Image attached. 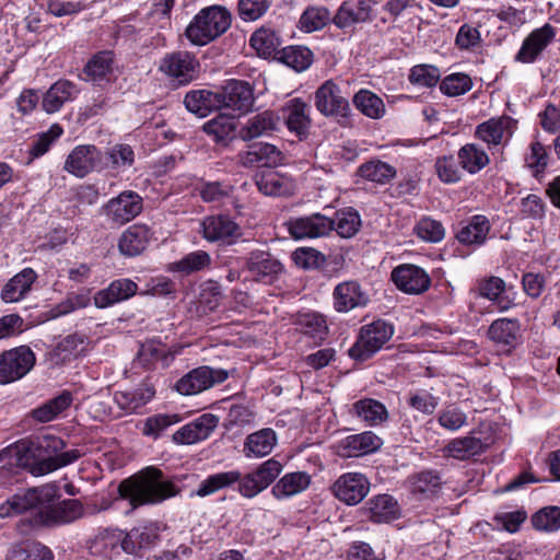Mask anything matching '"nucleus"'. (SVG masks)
<instances>
[{"instance_id":"1","label":"nucleus","mask_w":560,"mask_h":560,"mask_svg":"<svg viewBox=\"0 0 560 560\" xmlns=\"http://www.w3.org/2000/svg\"><path fill=\"white\" fill-rule=\"evenodd\" d=\"M59 488L47 483L15 493L0 504V518L12 517L27 511H34V526L56 527L81 518L84 509L79 500L67 499L57 502Z\"/></svg>"},{"instance_id":"2","label":"nucleus","mask_w":560,"mask_h":560,"mask_svg":"<svg viewBox=\"0 0 560 560\" xmlns=\"http://www.w3.org/2000/svg\"><path fill=\"white\" fill-rule=\"evenodd\" d=\"M281 470L280 462L270 458L245 476L238 470L217 472L203 479L194 494L203 498L237 483L238 493L244 498L252 499L267 489Z\"/></svg>"},{"instance_id":"3","label":"nucleus","mask_w":560,"mask_h":560,"mask_svg":"<svg viewBox=\"0 0 560 560\" xmlns=\"http://www.w3.org/2000/svg\"><path fill=\"white\" fill-rule=\"evenodd\" d=\"M118 492L121 499L136 509L175 498L180 493V488L173 479L166 478L161 469L149 466L124 479L118 486Z\"/></svg>"},{"instance_id":"4","label":"nucleus","mask_w":560,"mask_h":560,"mask_svg":"<svg viewBox=\"0 0 560 560\" xmlns=\"http://www.w3.org/2000/svg\"><path fill=\"white\" fill-rule=\"evenodd\" d=\"M231 25V14L219 5L200 10L188 24L185 35L197 46H205L228 31Z\"/></svg>"},{"instance_id":"5","label":"nucleus","mask_w":560,"mask_h":560,"mask_svg":"<svg viewBox=\"0 0 560 560\" xmlns=\"http://www.w3.org/2000/svg\"><path fill=\"white\" fill-rule=\"evenodd\" d=\"M39 453L40 463L35 467V476H44L68 466L81 457L78 450L65 451L66 443L55 435H43L34 439Z\"/></svg>"},{"instance_id":"6","label":"nucleus","mask_w":560,"mask_h":560,"mask_svg":"<svg viewBox=\"0 0 560 560\" xmlns=\"http://www.w3.org/2000/svg\"><path fill=\"white\" fill-rule=\"evenodd\" d=\"M393 334V326L383 319L364 325L358 340L349 349V355L354 360L364 361L382 349Z\"/></svg>"},{"instance_id":"7","label":"nucleus","mask_w":560,"mask_h":560,"mask_svg":"<svg viewBox=\"0 0 560 560\" xmlns=\"http://www.w3.org/2000/svg\"><path fill=\"white\" fill-rule=\"evenodd\" d=\"M36 363L28 346H20L0 353V384L7 385L27 375Z\"/></svg>"},{"instance_id":"8","label":"nucleus","mask_w":560,"mask_h":560,"mask_svg":"<svg viewBox=\"0 0 560 560\" xmlns=\"http://www.w3.org/2000/svg\"><path fill=\"white\" fill-rule=\"evenodd\" d=\"M142 209V197L136 191L124 190L110 198L101 211L110 225L121 226L138 217Z\"/></svg>"},{"instance_id":"9","label":"nucleus","mask_w":560,"mask_h":560,"mask_svg":"<svg viewBox=\"0 0 560 560\" xmlns=\"http://www.w3.org/2000/svg\"><path fill=\"white\" fill-rule=\"evenodd\" d=\"M245 270L253 281L270 285L279 280L284 271V266L271 253L255 249L246 257Z\"/></svg>"},{"instance_id":"10","label":"nucleus","mask_w":560,"mask_h":560,"mask_svg":"<svg viewBox=\"0 0 560 560\" xmlns=\"http://www.w3.org/2000/svg\"><path fill=\"white\" fill-rule=\"evenodd\" d=\"M228 376L225 370L199 366L180 377L176 383V389L182 395H196L223 383Z\"/></svg>"},{"instance_id":"11","label":"nucleus","mask_w":560,"mask_h":560,"mask_svg":"<svg viewBox=\"0 0 560 560\" xmlns=\"http://www.w3.org/2000/svg\"><path fill=\"white\" fill-rule=\"evenodd\" d=\"M316 109L326 117H347L350 105L332 80L325 81L314 94Z\"/></svg>"},{"instance_id":"12","label":"nucleus","mask_w":560,"mask_h":560,"mask_svg":"<svg viewBox=\"0 0 560 560\" xmlns=\"http://www.w3.org/2000/svg\"><path fill=\"white\" fill-rule=\"evenodd\" d=\"M103 153L93 144L77 145L67 156L63 170L75 177L83 178L94 171H101Z\"/></svg>"},{"instance_id":"13","label":"nucleus","mask_w":560,"mask_h":560,"mask_svg":"<svg viewBox=\"0 0 560 560\" xmlns=\"http://www.w3.org/2000/svg\"><path fill=\"white\" fill-rule=\"evenodd\" d=\"M375 0H345L332 16L340 30L371 22L374 18Z\"/></svg>"},{"instance_id":"14","label":"nucleus","mask_w":560,"mask_h":560,"mask_svg":"<svg viewBox=\"0 0 560 560\" xmlns=\"http://www.w3.org/2000/svg\"><path fill=\"white\" fill-rule=\"evenodd\" d=\"M200 226L203 238L211 243L231 245L242 236L241 226L228 215H209Z\"/></svg>"},{"instance_id":"15","label":"nucleus","mask_w":560,"mask_h":560,"mask_svg":"<svg viewBox=\"0 0 560 560\" xmlns=\"http://www.w3.org/2000/svg\"><path fill=\"white\" fill-rule=\"evenodd\" d=\"M382 439L372 431L345 436L334 443L335 454L342 458L360 457L377 451Z\"/></svg>"},{"instance_id":"16","label":"nucleus","mask_w":560,"mask_h":560,"mask_svg":"<svg viewBox=\"0 0 560 560\" xmlns=\"http://www.w3.org/2000/svg\"><path fill=\"white\" fill-rule=\"evenodd\" d=\"M219 109L228 108L233 112L246 113L254 104L253 88L248 82L230 80L217 92Z\"/></svg>"},{"instance_id":"17","label":"nucleus","mask_w":560,"mask_h":560,"mask_svg":"<svg viewBox=\"0 0 560 560\" xmlns=\"http://www.w3.org/2000/svg\"><path fill=\"white\" fill-rule=\"evenodd\" d=\"M331 491L339 501L355 505L368 495L370 481L363 474L346 472L334 482Z\"/></svg>"},{"instance_id":"18","label":"nucleus","mask_w":560,"mask_h":560,"mask_svg":"<svg viewBox=\"0 0 560 560\" xmlns=\"http://www.w3.org/2000/svg\"><path fill=\"white\" fill-rule=\"evenodd\" d=\"M288 231L295 240L317 238L328 235L335 226L332 219L313 213L306 217L292 218L288 221Z\"/></svg>"},{"instance_id":"19","label":"nucleus","mask_w":560,"mask_h":560,"mask_svg":"<svg viewBox=\"0 0 560 560\" xmlns=\"http://www.w3.org/2000/svg\"><path fill=\"white\" fill-rule=\"evenodd\" d=\"M198 60L187 51H176L166 55L160 63V70L179 84H187L198 73Z\"/></svg>"},{"instance_id":"20","label":"nucleus","mask_w":560,"mask_h":560,"mask_svg":"<svg viewBox=\"0 0 560 560\" xmlns=\"http://www.w3.org/2000/svg\"><path fill=\"white\" fill-rule=\"evenodd\" d=\"M555 37L556 30L548 23L532 31L525 37L520 50L515 55V61L521 63L535 62L541 52L552 43Z\"/></svg>"},{"instance_id":"21","label":"nucleus","mask_w":560,"mask_h":560,"mask_svg":"<svg viewBox=\"0 0 560 560\" xmlns=\"http://www.w3.org/2000/svg\"><path fill=\"white\" fill-rule=\"evenodd\" d=\"M244 167H277L282 164L284 155L275 144L267 142L254 143L237 155Z\"/></svg>"},{"instance_id":"22","label":"nucleus","mask_w":560,"mask_h":560,"mask_svg":"<svg viewBox=\"0 0 560 560\" xmlns=\"http://www.w3.org/2000/svg\"><path fill=\"white\" fill-rule=\"evenodd\" d=\"M396 287L409 294H420L430 287L431 279L424 269L416 265H400L392 272Z\"/></svg>"},{"instance_id":"23","label":"nucleus","mask_w":560,"mask_h":560,"mask_svg":"<svg viewBox=\"0 0 560 560\" xmlns=\"http://www.w3.org/2000/svg\"><path fill=\"white\" fill-rule=\"evenodd\" d=\"M153 240L154 232L149 225L136 223L122 232L118 249L126 257H135L142 254Z\"/></svg>"},{"instance_id":"24","label":"nucleus","mask_w":560,"mask_h":560,"mask_svg":"<svg viewBox=\"0 0 560 560\" xmlns=\"http://www.w3.org/2000/svg\"><path fill=\"white\" fill-rule=\"evenodd\" d=\"M514 120L509 116L490 118L477 126L475 136L489 149L505 143L513 133Z\"/></svg>"},{"instance_id":"25","label":"nucleus","mask_w":560,"mask_h":560,"mask_svg":"<svg viewBox=\"0 0 560 560\" xmlns=\"http://www.w3.org/2000/svg\"><path fill=\"white\" fill-rule=\"evenodd\" d=\"M218 418L203 413L194 421L185 424L173 434V441L178 444H194L210 436L218 425Z\"/></svg>"},{"instance_id":"26","label":"nucleus","mask_w":560,"mask_h":560,"mask_svg":"<svg viewBox=\"0 0 560 560\" xmlns=\"http://www.w3.org/2000/svg\"><path fill=\"white\" fill-rule=\"evenodd\" d=\"M279 117L271 110H265L249 117L240 128L238 137L250 141L259 137L270 136L278 129Z\"/></svg>"},{"instance_id":"27","label":"nucleus","mask_w":560,"mask_h":560,"mask_svg":"<svg viewBox=\"0 0 560 560\" xmlns=\"http://www.w3.org/2000/svg\"><path fill=\"white\" fill-rule=\"evenodd\" d=\"M288 129L301 138L307 136L312 125L311 106L302 98H292L283 107Z\"/></svg>"},{"instance_id":"28","label":"nucleus","mask_w":560,"mask_h":560,"mask_svg":"<svg viewBox=\"0 0 560 560\" xmlns=\"http://www.w3.org/2000/svg\"><path fill=\"white\" fill-rule=\"evenodd\" d=\"M335 307L338 312H348L355 307L365 306L369 295L353 280L339 283L334 290Z\"/></svg>"},{"instance_id":"29","label":"nucleus","mask_w":560,"mask_h":560,"mask_svg":"<svg viewBox=\"0 0 560 560\" xmlns=\"http://www.w3.org/2000/svg\"><path fill=\"white\" fill-rule=\"evenodd\" d=\"M79 92L78 86L73 82L59 80L45 93L42 107L46 113L54 114L60 110L65 103L73 101Z\"/></svg>"},{"instance_id":"30","label":"nucleus","mask_w":560,"mask_h":560,"mask_svg":"<svg viewBox=\"0 0 560 560\" xmlns=\"http://www.w3.org/2000/svg\"><path fill=\"white\" fill-rule=\"evenodd\" d=\"M350 412L369 427L382 425L389 418L386 406L373 398H363L353 402Z\"/></svg>"},{"instance_id":"31","label":"nucleus","mask_w":560,"mask_h":560,"mask_svg":"<svg viewBox=\"0 0 560 560\" xmlns=\"http://www.w3.org/2000/svg\"><path fill=\"white\" fill-rule=\"evenodd\" d=\"M137 288V284L130 279L115 280L106 289L101 290L95 294V306L98 308H105L115 303L125 301L136 294Z\"/></svg>"},{"instance_id":"32","label":"nucleus","mask_w":560,"mask_h":560,"mask_svg":"<svg viewBox=\"0 0 560 560\" xmlns=\"http://www.w3.org/2000/svg\"><path fill=\"white\" fill-rule=\"evenodd\" d=\"M490 229L489 219L482 214H476L458 230L456 238L467 246H480L486 242Z\"/></svg>"},{"instance_id":"33","label":"nucleus","mask_w":560,"mask_h":560,"mask_svg":"<svg viewBox=\"0 0 560 560\" xmlns=\"http://www.w3.org/2000/svg\"><path fill=\"white\" fill-rule=\"evenodd\" d=\"M312 477L305 471L288 472L272 487L271 493L278 500L289 499L305 491Z\"/></svg>"},{"instance_id":"34","label":"nucleus","mask_w":560,"mask_h":560,"mask_svg":"<svg viewBox=\"0 0 560 560\" xmlns=\"http://www.w3.org/2000/svg\"><path fill=\"white\" fill-rule=\"evenodd\" d=\"M114 68V54L109 50L98 51L92 56L83 68L84 80L96 84L109 81Z\"/></svg>"},{"instance_id":"35","label":"nucleus","mask_w":560,"mask_h":560,"mask_svg":"<svg viewBox=\"0 0 560 560\" xmlns=\"http://www.w3.org/2000/svg\"><path fill=\"white\" fill-rule=\"evenodd\" d=\"M488 336L498 345L515 348L521 338L520 322L511 318H499L490 325Z\"/></svg>"},{"instance_id":"36","label":"nucleus","mask_w":560,"mask_h":560,"mask_svg":"<svg viewBox=\"0 0 560 560\" xmlns=\"http://www.w3.org/2000/svg\"><path fill=\"white\" fill-rule=\"evenodd\" d=\"M276 444V432L270 428H265L246 438L243 452L246 457L259 458L269 455Z\"/></svg>"},{"instance_id":"37","label":"nucleus","mask_w":560,"mask_h":560,"mask_svg":"<svg viewBox=\"0 0 560 560\" xmlns=\"http://www.w3.org/2000/svg\"><path fill=\"white\" fill-rule=\"evenodd\" d=\"M36 278L37 275L32 268H24L4 285L1 292L2 300L7 303L22 300L30 292Z\"/></svg>"},{"instance_id":"38","label":"nucleus","mask_w":560,"mask_h":560,"mask_svg":"<svg viewBox=\"0 0 560 560\" xmlns=\"http://www.w3.org/2000/svg\"><path fill=\"white\" fill-rule=\"evenodd\" d=\"M219 103L217 92L209 90L190 91L184 98L186 108L199 117H206L212 110L219 109Z\"/></svg>"},{"instance_id":"39","label":"nucleus","mask_w":560,"mask_h":560,"mask_svg":"<svg viewBox=\"0 0 560 560\" xmlns=\"http://www.w3.org/2000/svg\"><path fill=\"white\" fill-rule=\"evenodd\" d=\"M116 540H120V546L127 553H136L137 550L149 547L156 538V533L151 526H140L132 528L129 533L118 532L115 535Z\"/></svg>"},{"instance_id":"40","label":"nucleus","mask_w":560,"mask_h":560,"mask_svg":"<svg viewBox=\"0 0 560 560\" xmlns=\"http://www.w3.org/2000/svg\"><path fill=\"white\" fill-rule=\"evenodd\" d=\"M256 186L261 194L271 197L290 195L293 189L291 179L278 172L257 175Z\"/></svg>"},{"instance_id":"41","label":"nucleus","mask_w":560,"mask_h":560,"mask_svg":"<svg viewBox=\"0 0 560 560\" xmlns=\"http://www.w3.org/2000/svg\"><path fill=\"white\" fill-rule=\"evenodd\" d=\"M236 127L234 117L221 114L207 121L202 129L213 141L226 145L235 137Z\"/></svg>"},{"instance_id":"42","label":"nucleus","mask_w":560,"mask_h":560,"mask_svg":"<svg viewBox=\"0 0 560 560\" xmlns=\"http://www.w3.org/2000/svg\"><path fill=\"white\" fill-rule=\"evenodd\" d=\"M371 521L374 523H387L398 517L397 502L388 494H380L370 499L366 503Z\"/></svg>"},{"instance_id":"43","label":"nucleus","mask_w":560,"mask_h":560,"mask_svg":"<svg viewBox=\"0 0 560 560\" xmlns=\"http://www.w3.org/2000/svg\"><path fill=\"white\" fill-rule=\"evenodd\" d=\"M457 156L462 168L469 174H477L490 162L487 152L476 143L463 145L458 150Z\"/></svg>"},{"instance_id":"44","label":"nucleus","mask_w":560,"mask_h":560,"mask_svg":"<svg viewBox=\"0 0 560 560\" xmlns=\"http://www.w3.org/2000/svg\"><path fill=\"white\" fill-rule=\"evenodd\" d=\"M72 400V394L68 390H63L60 395L32 410V417L43 423L49 422L68 409Z\"/></svg>"},{"instance_id":"45","label":"nucleus","mask_w":560,"mask_h":560,"mask_svg":"<svg viewBox=\"0 0 560 560\" xmlns=\"http://www.w3.org/2000/svg\"><path fill=\"white\" fill-rule=\"evenodd\" d=\"M281 44L279 35L273 30L266 27L257 30L250 37L252 47L264 58L280 54Z\"/></svg>"},{"instance_id":"46","label":"nucleus","mask_w":560,"mask_h":560,"mask_svg":"<svg viewBox=\"0 0 560 560\" xmlns=\"http://www.w3.org/2000/svg\"><path fill=\"white\" fill-rule=\"evenodd\" d=\"M7 560H52L51 550L36 542H20L10 547Z\"/></svg>"},{"instance_id":"47","label":"nucleus","mask_w":560,"mask_h":560,"mask_svg":"<svg viewBox=\"0 0 560 560\" xmlns=\"http://www.w3.org/2000/svg\"><path fill=\"white\" fill-rule=\"evenodd\" d=\"M211 264L212 258L209 253L205 250H195L188 253L179 260L173 262L170 267V270L188 276L190 273L208 269L211 266Z\"/></svg>"},{"instance_id":"48","label":"nucleus","mask_w":560,"mask_h":560,"mask_svg":"<svg viewBox=\"0 0 560 560\" xmlns=\"http://www.w3.org/2000/svg\"><path fill=\"white\" fill-rule=\"evenodd\" d=\"M332 16L326 7L311 5L301 14L299 27L306 33L316 32L332 23Z\"/></svg>"},{"instance_id":"49","label":"nucleus","mask_w":560,"mask_h":560,"mask_svg":"<svg viewBox=\"0 0 560 560\" xmlns=\"http://www.w3.org/2000/svg\"><path fill=\"white\" fill-rule=\"evenodd\" d=\"M482 441L471 435L454 439L446 446L447 454L459 460L468 459L482 453Z\"/></svg>"},{"instance_id":"50","label":"nucleus","mask_w":560,"mask_h":560,"mask_svg":"<svg viewBox=\"0 0 560 560\" xmlns=\"http://www.w3.org/2000/svg\"><path fill=\"white\" fill-rule=\"evenodd\" d=\"M354 106L366 117L380 119L385 115V104L383 100L369 90H360L353 96Z\"/></svg>"},{"instance_id":"51","label":"nucleus","mask_w":560,"mask_h":560,"mask_svg":"<svg viewBox=\"0 0 560 560\" xmlns=\"http://www.w3.org/2000/svg\"><path fill=\"white\" fill-rule=\"evenodd\" d=\"M106 167L119 173L131 167L135 163V152L129 144L118 143L110 147L106 153Z\"/></svg>"},{"instance_id":"52","label":"nucleus","mask_w":560,"mask_h":560,"mask_svg":"<svg viewBox=\"0 0 560 560\" xmlns=\"http://www.w3.org/2000/svg\"><path fill=\"white\" fill-rule=\"evenodd\" d=\"M279 59L296 72H303L313 63V52L305 46H290L281 49Z\"/></svg>"},{"instance_id":"53","label":"nucleus","mask_w":560,"mask_h":560,"mask_svg":"<svg viewBox=\"0 0 560 560\" xmlns=\"http://www.w3.org/2000/svg\"><path fill=\"white\" fill-rule=\"evenodd\" d=\"M14 455L19 466L28 469L35 476L34 469L40 463L35 440L26 439L18 441L13 446Z\"/></svg>"},{"instance_id":"54","label":"nucleus","mask_w":560,"mask_h":560,"mask_svg":"<svg viewBox=\"0 0 560 560\" xmlns=\"http://www.w3.org/2000/svg\"><path fill=\"white\" fill-rule=\"evenodd\" d=\"M360 175L371 182L385 184L396 175V170L388 163L382 161H370L359 168Z\"/></svg>"},{"instance_id":"55","label":"nucleus","mask_w":560,"mask_h":560,"mask_svg":"<svg viewBox=\"0 0 560 560\" xmlns=\"http://www.w3.org/2000/svg\"><path fill=\"white\" fill-rule=\"evenodd\" d=\"M334 230L343 238L352 237L360 229L361 219L352 208H348L336 212Z\"/></svg>"},{"instance_id":"56","label":"nucleus","mask_w":560,"mask_h":560,"mask_svg":"<svg viewBox=\"0 0 560 560\" xmlns=\"http://www.w3.org/2000/svg\"><path fill=\"white\" fill-rule=\"evenodd\" d=\"M91 299L89 293L86 292H71L69 293L65 300L60 303L56 304L50 308L49 314L51 318H57L60 316H66L72 312H75L81 308H85L90 305Z\"/></svg>"},{"instance_id":"57","label":"nucleus","mask_w":560,"mask_h":560,"mask_svg":"<svg viewBox=\"0 0 560 560\" xmlns=\"http://www.w3.org/2000/svg\"><path fill=\"white\" fill-rule=\"evenodd\" d=\"M439 397L424 388L410 390L407 396V405L423 415H432L439 406Z\"/></svg>"},{"instance_id":"58","label":"nucleus","mask_w":560,"mask_h":560,"mask_svg":"<svg viewBox=\"0 0 560 560\" xmlns=\"http://www.w3.org/2000/svg\"><path fill=\"white\" fill-rule=\"evenodd\" d=\"M85 339L82 335L72 334L61 339L54 349V355L57 362L65 363L70 361L83 350Z\"/></svg>"},{"instance_id":"59","label":"nucleus","mask_w":560,"mask_h":560,"mask_svg":"<svg viewBox=\"0 0 560 560\" xmlns=\"http://www.w3.org/2000/svg\"><path fill=\"white\" fill-rule=\"evenodd\" d=\"M153 396V392L149 388L145 392H116L114 399L118 407L128 412H135L140 407L144 406Z\"/></svg>"},{"instance_id":"60","label":"nucleus","mask_w":560,"mask_h":560,"mask_svg":"<svg viewBox=\"0 0 560 560\" xmlns=\"http://www.w3.org/2000/svg\"><path fill=\"white\" fill-rule=\"evenodd\" d=\"M505 282L499 277H490L485 279L479 284V293L481 296L487 298L498 303L500 310H508L510 302H504L501 294L504 292Z\"/></svg>"},{"instance_id":"61","label":"nucleus","mask_w":560,"mask_h":560,"mask_svg":"<svg viewBox=\"0 0 560 560\" xmlns=\"http://www.w3.org/2000/svg\"><path fill=\"white\" fill-rule=\"evenodd\" d=\"M180 421V417L173 415H155L149 417L143 424L142 434L158 439L164 430Z\"/></svg>"},{"instance_id":"62","label":"nucleus","mask_w":560,"mask_h":560,"mask_svg":"<svg viewBox=\"0 0 560 560\" xmlns=\"http://www.w3.org/2000/svg\"><path fill=\"white\" fill-rule=\"evenodd\" d=\"M294 264L303 269H317L326 262L324 254L313 247H300L292 253Z\"/></svg>"},{"instance_id":"63","label":"nucleus","mask_w":560,"mask_h":560,"mask_svg":"<svg viewBox=\"0 0 560 560\" xmlns=\"http://www.w3.org/2000/svg\"><path fill=\"white\" fill-rule=\"evenodd\" d=\"M472 86L471 79L465 73H453L443 79L440 84L442 93L458 96L468 92Z\"/></svg>"},{"instance_id":"64","label":"nucleus","mask_w":560,"mask_h":560,"mask_svg":"<svg viewBox=\"0 0 560 560\" xmlns=\"http://www.w3.org/2000/svg\"><path fill=\"white\" fill-rule=\"evenodd\" d=\"M533 524L540 530H558L560 528V508L549 506L541 509L533 516Z\"/></svg>"}]
</instances>
